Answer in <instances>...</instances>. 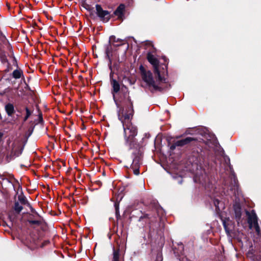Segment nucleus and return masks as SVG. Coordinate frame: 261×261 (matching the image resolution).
<instances>
[{"mask_svg": "<svg viewBox=\"0 0 261 261\" xmlns=\"http://www.w3.org/2000/svg\"><path fill=\"white\" fill-rule=\"evenodd\" d=\"M10 58L11 59V63H10V65H11L12 69L13 68V66L18 68L17 62L16 59L15 58V57L14 56V55H11V56H10Z\"/></svg>", "mask_w": 261, "mask_h": 261, "instance_id": "393cba45", "label": "nucleus"}, {"mask_svg": "<svg viewBox=\"0 0 261 261\" xmlns=\"http://www.w3.org/2000/svg\"><path fill=\"white\" fill-rule=\"evenodd\" d=\"M134 158L132 163V167L140 166L142 160V155L139 152H137V154H134Z\"/></svg>", "mask_w": 261, "mask_h": 261, "instance_id": "dca6fc26", "label": "nucleus"}, {"mask_svg": "<svg viewBox=\"0 0 261 261\" xmlns=\"http://www.w3.org/2000/svg\"><path fill=\"white\" fill-rule=\"evenodd\" d=\"M43 187L44 189H46V190H47V192H49V191H50L49 187V186L48 185H47V187H46L44 185H43Z\"/></svg>", "mask_w": 261, "mask_h": 261, "instance_id": "72a5a7b5", "label": "nucleus"}, {"mask_svg": "<svg viewBox=\"0 0 261 261\" xmlns=\"http://www.w3.org/2000/svg\"><path fill=\"white\" fill-rule=\"evenodd\" d=\"M149 215L147 214H142V215L140 217L139 221H141L145 220V223H149L150 221Z\"/></svg>", "mask_w": 261, "mask_h": 261, "instance_id": "5701e85b", "label": "nucleus"}, {"mask_svg": "<svg viewBox=\"0 0 261 261\" xmlns=\"http://www.w3.org/2000/svg\"><path fill=\"white\" fill-rule=\"evenodd\" d=\"M0 178H2V179H3V180L8 179V177H1V175H0ZM8 178H9L10 179H11L12 178H13V175H10L8 177Z\"/></svg>", "mask_w": 261, "mask_h": 261, "instance_id": "473e14b6", "label": "nucleus"}, {"mask_svg": "<svg viewBox=\"0 0 261 261\" xmlns=\"http://www.w3.org/2000/svg\"><path fill=\"white\" fill-rule=\"evenodd\" d=\"M255 224L254 225V227L255 228V231L257 234H258L260 232V228L259 225L258 224V222H255Z\"/></svg>", "mask_w": 261, "mask_h": 261, "instance_id": "2f4dec72", "label": "nucleus"}, {"mask_svg": "<svg viewBox=\"0 0 261 261\" xmlns=\"http://www.w3.org/2000/svg\"><path fill=\"white\" fill-rule=\"evenodd\" d=\"M234 212V217L238 223L241 221L242 218V208L239 204H236L233 206Z\"/></svg>", "mask_w": 261, "mask_h": 261, "instance_id": "f8f14e48", "label": "nucleus"}, {"mask_svg": "<svg viewBox=\"0 0 261 261\" xmlns=\"http://www.w3.org/2000/svg\"><path fill=\"white\" fill-rule=\"evenodd\" d=\"M12 76L15 79H20L21 77H23V71L21 69H18V68L14 70L12 72Z\"/></svg>", "mask_w": 261, "mask_h": 261, "instance_id": "a211bd4d", "label": "nucleus"}, {"mask_svg": "<svg viewBox=\"0 0 261 261\" xmlns=\"http://www.w3.org/2000/svg\"><path fill=\"white\" fill-rule=\"evenodd\" d=\"M246 215L248 216V223L250 228H251L253 224H255V222H257V217L254 210L252 211L251 214L248 211H246Z\"/></svg>", "mask_w": 261, "mask_h": 261, "instance_id": "9d476101", "label": "nucleus"}, {"mask_svg": "<svg viewBox=\"0 0 261 261\" xmlns=\"http://www.w3.org/2000/svg\"><path fill=\"white\" fill-rule=\"evenodd\" d=\"M27 206H28L30 210H31V212L35 214L36 215L37 217H39V219H42V217L36 211V210L32 207V206L31 205V204L29 202L27 204Z\"/></svg>", "mask_w": 261, "mask_h": 261, "instance_id": "a878e982", "label": "nucleus"}, {"mask_svg": "<svg viewBox=\"0 0 261 261\" xmlns=\"http://www.w3.org/2000/svg\"><path fill=\"white\" fill-rule=\"evenodd\" d=\"M6 47L8 50L11 51L12 47L9 42L6 39V37L3 35L0 36V51L2 50V48ZM0 60L2 64L6 66L5 69V72H8L12 70V67L10 62L8 61L5 54L2 53L0 54Z\"/></svg>", "mask_w": 261, "mask_h": 261, "instance_id": "7ed1b4c3", "label": "nucleus"}, {"mask_svg": "<svg viewBox=\"0 0 261 261\" xmlns=\"http://www.w3.org/2000/svg\"><path fill=\"white\" fill-rule=\"evenodd\" d=\"M50 243L49 240H45L43 242L41 243L39 238H37L36 240H34V244L36 247H40L43 248L46 246Z\"/></svg>", "mask_w": 261, "mask_h": 261, "instance_id": "6ab92c4d", "label": "nucleus"}, {"mask_svg": "<svg viewBox=\"0 0 261 261\" xmlns=\"http://www.w3.org/2000/svg\"><path fill=\"white\" fill-rule=\"evenodd\" d=\"M236 178V175L234 174V173L233 172H232L231 177H230L231 179H232L233 178L235 179Z\"/></svg>", "mask_w": 261, "mask_h": 261, "instance_id": "c9c22d12", "label": "nucleus"}, {"mask_svg": "<svg viewBox=\"0 0 261 261\" xmlns=\"http://www.w3.org/2000/svg\"><path fill=\"white\" fill-rule=\"evenodd\" d=\"M25 111H26V116H25V117L24 118V121H26L28 119V118L30 117V116L31 114V112L30 111V110H29V109L28 108H25Z\"/></svg>", "mask_w": 261, "mask_h": 261, "instance_id": "7c9ffc66", "label": "nucleus"}, {"mask_svg": "<svg viewBox=\"0 0 261 261\" xmlns=\"http://www.w3.org/2000/svg\"><path fill=\"white\" fill-rule=\"evenodd\" d=\"M96 13L103 22H108L110 18L111 15L108 11L104 10L99 5H96Z\"/></svg>", "mask_w": 261, "mask_h": 261, "instance_id": "39448f33", "label": "nucleus"}, {"mask_svg": "<svg viewBox=\"0 0 261 261\" xmlns=\"http://www.w3.org/2000/svg\"><path fill=\"white\" fill-rule=\"evenodd\" d=\"M27 221L31 226H33L34 225L40 226L44 222V220L43 218L42 219H39L35 214L32 213L29 214Z\"/></svg>", "mask_w": 261, "mask_h": 261, "instance_id": "1a4fd4ad", "label": "nucleus"}, {"mask_svg": "<svg viewBox=\"0 0 261 261\" xmlns=\"http://www.w3.org/2000/svg\"><path fill=\"white\" fill-rule=\"evenodd\" d=\"M179 183L180 184H181V183H182V180H180V181H179Z\"/></svg>", "mask_w": 261, "mask_h": 261, "instance_id": "79ce46f5", "label": "nucleus"}, {"mask_svg": "<svg viewBox=\"0 0 261 261\" xmlns=\"http://www.w3.org/2000/svg\"><path fill=\"white\" fill-rule=\"evenodd\" d=\"M14 181L17 182V184H18V185H19V188H20L21 190H22V189H21V188L20 187V184L18 182V180H14Z\"/></svg>", "mask_w": 261, "mask_h": 261, "instance_id": "58836bf2", "label": "nucleus"}, {"mask_svg": "<svg viewBox=\"0 0 261 261\" xmlns=\"http://www.w3.org/2000/svg\"><path fill=\"white\" fill-rule=\"evenodd\" d=\"M115 208V214H116V217L117 219V220H118L120 219L121 216L119 214V204L115 203L114 204Z\"/></svg>", "mask_w": 261, "mask_h": 261, "instance_id": "bb28decb", "label": "nucleus"}, {"mask_svg": "<svg viewBox=\"0 0 261 261\" xmlns=\"http://www.w3.org/2000/svg\"><path fill=\"white\" fill-rule=\"evenodd\" d=\"M194 140V139L192 137H187L185 139H181L175 142V144L178 146H182L188 143H190L191 141Z\"/></svg>", "mask_w": 261, "mask_h": 261, "instance_id": "f3484780", "label": "nucleus"}, {"mask_svg": "<svg viewBox=\"0 0 261 261\" xmlns=\"http://www.w3.org/2000/svg\"><path fill=\"white\" fill-rule=\"evenodd\" d=\"M107 56H109V54H108V50H107Z\"/></svg>", "mask_w": 261, "mask_h": 261, "instance_id": "a18cd8bd", "label": "nucleus"}, {"mask_svg": "<svg viewBox=\"0 0 261 261\" xmlns=\"http://www.w3.org/2000/svg\"><path fill=\"white\" fill-rule=\"evenodd\" d=\"M184 247L182 244L179 245L178 251H176L175 248H173L174 254H176V255H178V256H179L181 254H182L183 252H184Z\"/></svg>", "mask_w": 261, "mask_h": 261, "instance_id": "b1692460", "label": "nucleus"}, {"mask_svg": "<svg viewBox=\"0 0 261 261\" xmlns=\"http://www.w3.org/2000/svg\"><path fill=\"white\" fill-rule=\"evenodd\" d=\"M58 185H61V184H62V182L60 181V180H59V181H58Z\"/></svg>", "mask_w": 261, "mask_h": 261, "instance_id": "ea45409f", "label": "nucleus"}, {"mask_svg": "<svg viewBox=\"0 0 261 261\" xmlns=\"http://www.w3.org/2000/svg\"><path fill=\"white\" fill-rule=\"evenodd\" d=\"M223 181L224 182V190L226 189L227 191H231L233 194H236V192H238L239 186L238 180H223Z\"/></svg>", "mask_w": 261, "mask_h": 261, "instance_id": "423d86ee", "label": "nucleus"}, {"mask_svg": "<svg viewBox=\"0 0 261 261\" xmlns=\"http://www.w3.org/2000/svg\"><path fill=\"white\" fill-rule=\"evenodd\" d=\"M112 85L113 87V98L114 100L116 103V105H117L118 108H119V103L118 102L117 100L116 99L115 97V93H117L118 92V91L120 90V85L119 83L116 80H113L112 81Z\"/></svg>", "mask_w": 261, "mask_h": 261, "instance_id": "9b49d317", "label": "nucleus"}, {"mask_svg": "<svg viewBox=\"0 0 261 261\" xmlns=\"http://www.w3.org/2000/svg\"><path fill=\"white\" fill-rule=\"evenodd\" d=\"M127 107L120 108L118 112V118L122 122L123 127L124 137L126 143L130 148L137 145L135 137L137 135V127L131 122L133 115V103L130 99H127Z\"/></svg>", "mask_w": 261, "mask_h": 261, "instance_id": "f257e3e1", "label": "nucleus"}, {"mask_svg": "<svg viewBox=\"0 0 261 261\" xmlns=\"http://www.w3.org/2000/svg\"><path fill=\"white\" fill-rule=\"evenodd\" d=\"M8 145L7 150L10 152V156H18L21 154L22 148L21 147V142L18 140L12 141L10 138L7 140Z\"/></svg>", "mask_w": 261, "mask_h": 261, "instance_id": "20e7f679", "label": "nucleus"}, {"mask_svg": "<svg viewBox=\"0 0 261 261\" xmlns=\"http://www.w3.org/2000/svg\"><path fill=\"white\" fill-rule=\"evenodd\" d=\"M221 201L218 199H214L213 200V204L215 206L216 211L217 213H219L221 211V207H219V204Z\"/></svg>", "mask_w": 261, "mask_h": 261, "instance_id": "4be33fe9", "label": "nucleus"}, {"mask_svg": "<svg viewBox=\"0 0 261 261\" xmlns=\"http://www.w3.org/2000/svg\"><path fill=\"white\" fill-rule=\"evenodd\" d=\"M121 227H122V228L124 227V223H123V222H122V223H121Z\"/></svg>", "mask_w": 261, "mask_h": 261, "instance_id": "a19ab883", "label": "nucleus"}, {"mask_svg": "<svg viewBox=\"0 0 261 261\" xmlns=\"http://www.w3.org/2000/svg\"><path fill=\"white\" fill-rule=\"evenodd\" d=\"M159 210H160V209H159V208H157V212H158V213H159Z\"/></svg>", "mask_w": 261, "mask_h": 261, "instance_id": "37998d69", "label": "nucleus"}, {"mask_svg": "<svg viewBox=\"0 0 261 261\" xmlns=\"http://www.w3.org/2000/svg\"><path fill=\"white\" fill-rule=\"evenodd\" d=\"M4 136V133L3 132H0V140Z\"/></svg>", "mask_w": 261, "mask_h": 261, "instance_id": "4c0bfd02", "label": "nucleus"}, {"mask_svg": "<svg viewBox=\"0 0 261 261\" xmlns=\"http://www.w3.org/2000/svg\"><path fill=\"white\" fill-rule=\"evenodd\" d=\"M223 227L225 229V230L227 234H229L231 230L229 228L228 225L227 224L226 222L225 221H223Z\"/></svg>", "mask_w": 261, "mask_h": 261, "instance_id": "c756f323", "label": "nucleus"}, {"mask_svg": "<svg viewBox=\"0 0 261 261\" xmlns=\"http://www.w3.org/2000/svg\"><path fill=\"white\" fill-rule=\"evenodd\" d=\"M5 110L7 115L11 117L15 113V109L14 105L11 103H8L5 106Z\"/></svg>", "mask_w": 261, "mask_h": 261, "instance_id": "2eb2a0df", "label": "nucleus"}, {"mask_svg": "<svg viewBox=\"0 0 261 261\" xmlns=\"http://www.w3.org/2000/svg\"><path fill=\"white\" fill-rule=\"evenodd\" d=\"M94 183H95L98 185H100L101 184L100 180H94Z\"/></svg>", "mask_w": 261, "mask_h": 261, "instance_id": "e433bc0d", "label": "nucleus"}, {"mask_svg": "<svg viewBox=\"0 0 261 261\" xmlns=\"http://www.w3.org/2000/svg\"><path fill=\"white\" fill-rule=\"evenodd\" d=\"M125 5L120 4L114 11V14L119 19H123L124 17V12L125 10Z\"/></svg>", "mask_w": 261, "mask_h": 261, "instance_id": "ddd939ff", "label": "nucleus"}, {"mask_svg": "<svg viewBox=\"0 0 261 261\" xmlns=\"http://www.w3.org/2000/svg\"><path fill=\"white\" fill-rule=\"evenodd\" d=\"M147 59L148 61L153 66L154 73L159 76V79L161 80L162 82V79H161V76L158 68L159 61L158 59L150 53H148L147 54Z\"/></svg>", "mask_w": 261, "mask_h": 261, "instance_id": "0eeeda50", "label": "nucleus"}, {"mask_svg": "<svg viewBox=\"0 0 261 261\" xmlns=\"http://www.w3.org/2000/svg\"><path fill=\"white\" fill-rule=\"evenodd\" d=\"M17 201H19V202H20V203L23 205H27L29 203L25 196L24 195L22 191L21 194L18 196Z\"/></svg>", "mask_w": 261, "mask_h": 261, "instance_id": "aec40b11", "label": "nucleus"}, {"mask_svg": "<svg viewBox=\"0 0 261 261\" xmlns=\"http://www.w3.org/2000/svg\"><path fill=\"white\" fill-rule=\"evenodd\" d=\"M73 200L74 202H75V200H74V198H73Z\"/></svg>", "mask_w": 261, "mask_h": 261, "instance_id": "49530a36", "label": "nucleus"}, {"mask_svg": "<svg viewBox=\"0 0 261 261\" xmlns=\"http://www.w3.org/2000/svg\"><path fill=\"white\" fill-rule=\"evenodd\" d=\"M155 261H163L162 253L160 251L156 254Z\"/></svg>", "mask_w": 261, "mask_h": 261, "instance_id": "c85d7f7f", "label": "nucleus"}, {"mask_svg": "<svg viewBox=\"0 0 261 261\" xmlns=\"http://www.w3.org/2000/svg\"><path fill=\"white\" fill-rule=\"evenodd\" d=\"M123 257H121L119 246L118 248L113 247V259L112 261H121Z\"/></svg>", "mask_w": 261, "mask_h": 261, "instance_id": "4468645a", "label": "nucleus"}, {"mask_svg": "<svg viewBox=\"0 0 261 261\" xmlns=\"http://www.w3.org/2000/svg\"><path fill=\"white\" fill-rule=\"evenodd\" d=\"M131 170H132L133 172L135 175H139V167L138 166H134L132 167V165H131Z\"/></svg>", "mask_w": 261, "mask_h": 261, "instance_id": "cd10ccee", "label": "nucleus"}, {"mask_svg": "<svg viewBox=\"0 0 261 261\" xmlns=\"http://www.w3.org/2000/svg\"><path fill=\"white\" fill-rule=\"evenodd\" d=\"M140 70L142 80L146 84L151 92L162 91L167 88V84H166V79L165 78L161 77L162 79L161 82L159 76L156 74L158 80L154 81L150 71L146 70L143 66H140Z\"/></svg>", "mask_w": 261, "mask_h": 261, "instance_id": "f03ea898", "label": "nucleus"}, {"mask_svg": "<svg viewBox=\"0 0 261 261\" xmlns=\"http://www.w3.org/2000/svg\"><path fill=\"white\" fill-rule=\"evenodd\" d=\"M194 181L195 183L199 182L202 184L205 189L211 193L217 192L216 188L212 182L213 180H194ZM213 181H215V180H213Z\"/></svg>", "mask_w": 261, "mask_h": 261, "instance_id": "6e6552de", "label": "nucleus"}, {"mask_svg": "<svg viewBox=\"0 0 261 261\" xmlns=\"http://www.w3.org/2000/svg\"><path fill=\"white\" fill-rule=\"evenodd\" d=\"M13 209L16 213L19 214L23 209V207L19 204V201H15L13 206Z\"/></svg>", "mask_w": 261, "mask_h": 261, "instance_id": "412c9836", "label": "nucleus"}, {"mask_svg": "<svg viewBox=\"0 0 261 261\" xmlns=\"http://www.w3.org/2000/svg\"><path fill=\"white\" fill-rule=\"evenodd\" d=\"M176 146H177L176 145V144H175V142L173 144H172V145H171V149H175V147H176Z\"/></svg>", "mask_w": 261, "mask_h": 261, "instance_id": "f704fd0d", "label": "nucleus"}, {"mask_svg": "<svg viewBox=\"0 0 261 261\" xmlns=\"http://www.w3.org/2000/svg\"><path fill=\"white\" fill-rule=\"evenodd\" d=\"M122 233H123V230H121V234H122Z\"/></svg>", "mask_w": 261, "mask_h": 261, "instance_id": "c03bdc74", "label": "nucleus"}]
</instances>
